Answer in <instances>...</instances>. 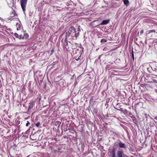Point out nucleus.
<instances>
[{
    "mask_svg": "<svg viewBox=\"0 0 157 157\" xmlns=\"http://www.w3.org/2000/svg\"><path fill=\"white\" fill-rule=\"evenodd\" d=\"M146 36L150 39L155 37L156 35V32L155 30L147 31L146 33Z\"/></svg>",
    "mask_w": 157,
    "mask_h": 157,
    "instance_id": "obj_1",
    "label": "nucleus"
},
{
    "mask_svg": "<svg viewBox=\"0 0 157 157\" xmlns=\"http://www.w3.org/2000/svg\"><path fill=\"white\" fill-rule=\"evenodd\" d=\"M76 30L75 27L71 26L69 29L68 32L66 33V36H69L71 35L72 37H73V36L75 35V32Z\"/></svg>",
    "mask_w": 157,
    "mask_h": 157,
    "instance_id": "obj_2",
    "label": "nucleus"
},
{
    "mask_svg": "<svg viewBox=\"0 0 157 157\" xmlns=\"http://www.w3.org/2000/svg\"><path fill=\"white\" fill-rule=\"evenodd\" d=\"M27 0H20L21 5L23 11L25 12Z\"/></svg>",
    "mask_w": 157,
    "mask_h": 157,
    "instance_id": "obj_3",
    "label": "nucleus"
},
{
    "mask_svg": "<svg viewBox=\"0 0 157 157\" xmlns=\"http://www.w3.org/2000/svg\"><path fill=\"white\" fill-rule=\"evenodd\" d=\"M17 15L16 14L15 11L13 10L10 14V16L9 17L10 19L14 20L15 19H17Z\"/></svg>",
    "mask_w": 157,
    "mask_h": 157,
    "instance_id": "obj_4",
    "label": "nucleus"
},
{
    "mask_svg": "<svg viewBox=\"0 0 157 157\" xmlns=\"http://www.w3.org/2000/svg\"><path fill=\"white\" fill-rule=\"evenodd\" d=\"M34 105V103L33 101L32 100L30 101V103H29L28 110L29 111L31 109H32L33 108Z\"/></svg>",
    "mask_w": 157,
    "mask_h": 157,
    "instance_id": "obj_5",
    "label": "nucleus"
},
{
    "mask_svg": "<svg viewBox=\"0 0 157 157\" xmlns=\"http://www.w3.org/2000/svg\"><path fill=\"white\" fill-rule=\"evenodd\" d=\"M120 148L126 149V146L125 144L122 143L121 141H120L118 144Z\"/></svg>",
    "mask_w": 157,
    "mask_h": 157,
    "instance_id": "obj_6",
    "label": "nucleus"
},
{
    "mask_svg": "<svg viewBox=\"0 0 157 157\" xmlns=\"http://www.w3.org/2000/svg\"><path fill=\"white\" fill-rule=\"evenodd\" d=\"M109 21L110 20L109 19L107 20H103L100 25H106L109 22Z\"/></svg>",
    "mask_w": 157,
    "mask_h": 157,
    "instance_id": "obj_7",
    "label": "nucleus"
},
{
    "mask_svg": "<svg viewBox=\"0 0 157 157\" xmlns=\"http://www.w3.org/2000/svg\"><path fill=\"white\" fill-rule=\"evenodd\" d=\"M123 152L121 151H118L117 152V157H124L123 156Z\"/></svg>",
    "mask_w": 157,
    "mask_h": 157,
    "instance_id": "obj_8",
    "label": "nucleus"
},
{
    "mask_svg": "<svg viewBox=\"0 0 157 157\" xmlns=\"http://www.w3.org/2000/svg\"><path fill=\"white\" fill-rule=\"evenodd\" d=\"M115 152H116L115 149H113L111 152V154H112V157H115V156H116Z\"/></svg>",
    "mask_w": 157,
    "mask_h": 157,
    "instance_id": "obj_9",
    "label": "nucleus"
},
{
    "mask_svg": "<svg viewBox=\"0 0 157 157\" xmlns=\"http://www.w3.org/2000/svg\"><path fill=\"white\" fill-rule=\"evenodd\" d=\"M61 124V122L59 121H56L55 122V124L56 125H58V127L59 128V126H60Z\"/></svg>",
    "mask_w": 157,
    "mask_h": 157,
    "instance_id": "obj_10",
    "label": "nucleus"
},
{
    "mask_svg": "<svg viewBox=\"0 0 157 157\" xmlns=\"http://www.w3.org/2000/svg\"><path fill=\"white\" fill-rule=\"evenodd\" d=\"M74 33L75 35L73 36V37H75L76 38L79 36V32L78 31H77L76 30H75Z\"/></svg>",
    "mask_w": 157,
    "mask_h": 157,
    "instance_id": "obj_11",
    "label": "nucleus"
},
{
    "mask_svg": "<svg viewBox=\"0 0 157 157\" xmlns=\"http://www.w3.org/2000/svg\"><path fill=\"white\" fill-rule=\"evenodd\" d=\"M123 2L124 4L127 6L129 3V2L128 0H123Z\"/></svg>",
    "mask_w": 157,
    "mask_h": 157,
    "instance_id": "obj_12",
    "label": "nucleus"
},
{
    "mask_svg": "<svg viewBox=\"0 0 157 157\" xmlns=\"http://www.w3.org/2000/svg\"><path fill=\"white\" fill-rule=\"evenodd\" d=\"M146 82L147 83H152V82H155V83L157 82V81L155 79H153V80H152V81H147Z\"/></svg>",
    "mask_w": 157,
    "mask_h": 157,
    "instance_id": "obj_13",
    "label": "nucleus"
},
{
    "mask_svg": "<svg viewBox=\"0 0 157 157\" xmlns=\"http://www.w3.org/2000/svg\"><path fill=\"white\" fill-rule=\"evenodd\" d=\"M106 42L107 40L104 39H101V43L102 44Z\"/></svg>",
    "mask_w": 157,
    "mask_h": 157,
    "instance_id": "obj_14",
    "label": "nucleus"
},
{
    "mask_svg": "<svg viewBox=\"0 0 157 157\" xmlns=\"http://www.w3.org/2000/svg\"><path fill=\"white\" fill-rule=\"evenodd\" d=\"M35 125L37 127H38L40 126V122H38L36 123L35 124Z\"/></svg>",
    "mask_w": 157,
    "mask_h": 157,
    "instance_id": "obj_15",
    "label": "nucleus"
},
{
    "mask_svg": "<svg viewBox=\"0 0 157 157\" xmlns=\"http://www.w3.org/2000/svg\"><path fill=\"white\" fill-rule=\"evenodd\" d=\"M132 56L133 59V61L134 60V53L133 51V50L132 49Z\"/></svg>",
    "mask_w": 157,
    "mask_h": 157,
    "instance_id": "obj_16",
    "label": "nucleus"
},
{
    "mask_svg": "<svg viewBox=\"0 0 157 157\" xmlns=\"http://www.w3.org/2000/svg\"><path fill=\"white\" fill-rule=\"evenodd\" d=\"M25 38V37L24 36L22 35H20L19 36V39H24Z\"/></svg>",
    "mask_w": 157,
    "mask_h": 157,
    "instance_id": "obj_17",
    "label": "nucleus"
},
{
    "mask_svg": "<svg viewBox=\"0 0 157 157\" xmlns=\"http://www.w3.org/2000/svg\"><path fill=\"white\" fill-rule=\"evenodd\" d=\"M115 109H117L118 110H119V111H121V112H124V110H123V109L122 108H120V109H117V108H115V107L114 108Z\"/></svg>",
    "mask_w": 157,
    "mask_h": 157,
    "instance_id": "obj_18",
    "label": "nucleus"
},
{
    "mask_svg": "<svg viewBox=\"0 0 157 157\" xmlns=\"http://www.w3.org/2000/svg\"><path fill=\"white\" fill-rule=\"evenodd\" d=\"M14 36L17 38H19V36L18 34L17 33H15L14 34Z\"/></svg>",
    "mask_w": 157,
    "mask_h": 157,
    "instance_id": "obj_19",
    "label": "nucleus"
},
{
    "mask_svg": "<svg viewBox=\"0 0 157 157\" xmlns=\"http://www.w3.org/2000/svg\"><path fill=\"white\" fill-rule=\"evenodd\" d=\"M123 113H125V114H127L128 113V111L127 109H125L124 110Z\"/></svg>",
    "mask_w": 157,
    "mask_h": 157,
    "instance_id": "obj_20",
    "label": "nucleus"
},
{
    "mask_svg": "<svg viewBox=\"0 0 157 157\" xmlns=\"http://www.w3.org/2000/svg\"><path fill=\"white\" fill-rule=\"evenodd\" d=\"M80 26H78L77 31L79 32L81 31Z\"/></svg>",
    "mask_w": 157,
    "mask_h": 157,
    "instance_id": "obj_21",
    "label": "nucleus"
},
{
    "mask_svg": "<svg viewBox=\"0 0 157 157\" xmlns=\"http://www.w3.org/2000/svg\"><path fill=\"white\" fill-rule=\"evenodd\" d=\"M30 124V122L29 121H27V123L26 124V126H28Z\"/></svg>",
    "mask_w": 157,
    "mask_h": 157,
    "instance_id": "obj_22",
    "label": "nucleus"
},
{
    "mask_svg": "<svg viewBox=\"0 0 157 157\" xmlns=\"http://www.w3.org/2000/svg\"><path fill=\"white\" fill-rule=\"evenodd\" d=\"M146 85V84H140V86L142 87H144Z\"/></svg>",
    "mask_w": 157,
    "mask_h": 157,
    "instance_id": "obj_23",
    "label": "nucleus"
},
{
    "mask_svg": "<svg viewBox=\"0 0 157 157\" xmlns=\"http://www.w3.org/2000/svg\"><path fill=\"white\" fill-rule=\"evenodd\" d=\"M54 51V49L53 48H52L51 50V55H52V53Z\"/></svg>",
    "mask_w": 157,
    "mask_h": 157,
    "instance_id": "obj_24",
    "label": "nucleus"
},
{
    "mask_svg": "<svg viewBox=\"0 0 157 157\" xmlns=\"http://www.w3.org/2000/svg\"><path fill=\"white\" fill-rule=\"evenodd\" d=\"M144 30H143V29H142V30H141V31H140V33L141 34H143V33H144Z\"/></svg>",
    "mask_w": 157,
    "mask_h": 157,
    "instance_id": "obj_25",
    "label": "nucleus"
},
{
    "mask_svg": "<svg viewBox=\"0 0 157 157\" xmlns=\"http://www.w3.org/2000/svg\"><path fill=\"white\" fill-rule=\"evenodd\" d=\"M38 99L39 101H40L41 99V97L40 96L38 97Z\"/></svg>",
    "mask_w": 157,
    "mask_h": 157,
    "instance_id": "obj_26",
    "label": "nucleus"
},
{
    "mask_svg": "<svg viewBox=\"0 0 157 157\" xmlns=\"http://www.w3.org/2000/svg\"><path fill=\"white\" fill-rule=\"evenodd\" d=\"M20 121H17V123L18 124H20Z\"/></svg>",
    "mask_w": 157,
    "mask_h": 157,
    "instance_id": "obj_27",
    "label": "nucleus"
},
{
    "mask_svg": "<svg viewBox=\"0 0 157 157\" xmlns=\"http://www.w3.org/2000/svg\"><path fill=\"white\" fill-rule=\"evenodd\" d=\"M130 148L129 149L130 151H133V150H132V148L131 147H130Z\"/></svg>",
    "mask_w": 157,
    "mask_h": 157,
    "instance_id": "obj_28",
    "label": "nucleus"
},
{
    "mask_svg": "<svg viewBox=\"0 0 157 157\" xmlns=\"http://www.w3.org/2000/svg\"><path fill=\"white\" fill-rule=\"evenodd\" d=\"M20 29V28H19V27H18H18H17V30H19Z\"/></svg>",
    "mask_w": 157,
    "mask_h": 157,
    "instance_id": "obj_29",
    "label": "nucleus"
},
{
    "mask_svg": "<svg viewBox=\"0 0 157 157\" xmlns=\"http://www.w3.org/2000/svg\"><path fill=\"white\" fill-rule=\"evenodd\" d=\"M155 71H156V72H157V68H155Z\"/></svg>",
    "mask_w": 157,
    "mask_h": 157,
    "instance_id": "obj_30",
    "label": "nucleus"
},
{
    "mask_svg": "<svg viewBox=\"0 0 157 157\" xmlns=\"http://www.w3.org/2000/svg\"><path fill=\"white\" fill-rule=\"evenodd\" d=\"M47 106V105H45V106H43V108H44V107H46V106Z\"/></svg>",
    "mask_w": 157,
    "mask_h": 157,
    "instance_id": "obj_31",
    "label": "nucleus"
},
{
    "mask_svg": "<svg viewBox=\"0 0 157 157\" xmlns=\"http://www.w3.org/2000/svg\"><path fill=\"white\" fill-rule=\"evenodd\" d=\"M79 59V58H78V59H77L76 60L78 61V60Z\"/></svg>",
    "mask_w": 157,
    "mask_h": 157,
    "instance_id": "obj_32",
    "label": "nucleus"
},
{
    "mask_svg": "<svg viewBox=\"0 0 157 157\" xmlns=\"http://www.w3.org/2000/svg\"><path fill=\"white\" fill-rule=\"evenodd\" d=\"M66 45H67L68 44V43L67 41L66 42Z\"/></svg>",
    "mask_w": 157,
    "mask_h": 157,
    "instance_id": "obj_33",
    "label": "nucleus"
},
{
    "mask_svg": "<svg viewBox=\"0 0 157 157\" xmlns=\"http://www.w3.org/2000/svg\"><path fill=\"white\" fill-rule=\"evenodd\" d=\"M156 33L157 34V32Z\"/></svg>",
    "mask_w": 157,
    "mask_h": 157,
    "instance_id": "obj_34",
    "label": "nucleus"
}]
</instances>
